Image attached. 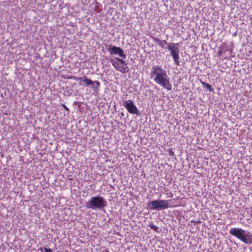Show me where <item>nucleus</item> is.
Listing matches in <instances>:
<instances>
[{
    "label": "nucleus",
    "instance_id": "nucleus-1",
    "mask_svg": "<svg viewBox=\"0 0 252 252\" xmlns=\"http://www.w3.org/2000/svg\"><path fill=\"white\" fill-rule=\"evenodd\" d=\"M150 76L154 81L158 85L167 91L172 90V84L170 78L166 71L161 66L158 65H153L152 67Z\"/></svg>",
    "mask_w": 252,
    "mask_h": 252
},
{
    "label": "nucleus",
    "instance_id": "nucleus-2",
    "mask_svg": "<svg viewBox=\"0 0 252 252\" xmlns=\"http://www.w3.org/2000/svg\"><path fill=\"white\" fill-rule=\"evenodd\" d=\"M229 233L245 244L252 243V235L242 228H232L229 230Z\"/></svg>",
    "mask_w": 252,
    "mask_h": 252
},
{
    "label": "nucleus",
    "instance_id": "nucleus-3",
    "mask_svg": "<svg viewBox=\"0 0 252 252\" xmlns=\"http://www.w3.org/2000/svg\"><path fill=\"white\" fill-rule=\"evenodd\" d=\"M68 79H73L76 81L78 80H82L86 86H91L92 89L95 92H97L99 89L100 84L98 81H93L91 79L88 78L86 76L83 77H77L75 76H70L68 77Z\"/></svg>",
    "mask_w": 252,
    "mask_h": 252
},
{
    "label": "nucleus",
    "instance_id": "nucleus-4",
    "mask_svg": "<svg viewBox=\"0 0 252 252\" xmlns=\"http://www.w3.org/2000/svg\"><path fill=\"white\" fill-rule=\"evenodd\" d=\"M106 206V202L101 196L92 197L88 202L87 207L92 209H100Z\"/></svg>",
    "mask_w": 252,
    "mask_h": 252
},
{
    "label": "nucleus",
    "instance_id": "nucleus-5",
    "mask_svg": "<svg viewBox=\"0 0 252 252\" xmlns=\"http://www.w3.org/2000/svg\"><path fill=\"white\" fill-rule=\"evenodd\" d=\"M168 200H156L149 202L148 207L151 210H163L170 207Z\"/></svg>",
    "mask_w": 252,
    "mask_h": 252
},
{
    "label": "nucleus",
    "instance_id": "nucleus-6",
    "mask_svg": "<svg viewBox=\"0 0 252 252\" xmlns=\"http://www.w3.org/2000/svg\"><path fill=\"white\" fill-rule=\"evenodd\" d=\"M111 63L116 69L123 73H127L129 71L127 63L122 59L116 57L114 59H111Z\"/></svg>",
    "mask_w": 252,
    "mask_h": 252
},
{
    "label": "nucleus",
    "instance_id": "nucleus-7",
    "mask_svg": "<svg viewBox=\"0 0 252 252\" xmlns=\"http://www.w3.org/2000/svg\"><path fill=\"white\" fill-rule=\"evenodd\" d=\"M178 44L174 43L169 44L167 49L170 51L171 56L172 57L174 62L177 64L179 65V49L177 46Z\"/></svg>",
    "mask_w": 252,
    "mask_h": 252
},
{
    "label": "nucleus",
    "instance_id": "nucleus-8",
    "mask_svg": "<svg viewBox=\"0 0 252 252\" xmlns=\"http://www.w3.org/2000/svg\"><path fill=\"white\" fill-rule=\"evenodd\" d=\"M123 105L130 114L139 115V111L131 100L124 101Z\"/></svg>",
    "mask_w": 252,
    "mask_h": 252
},
{
    "label": "nucleus",
    "instance_id": "nucleus-9",
    "mask_svg": "<svg viewBox=\"0 0 252 252\" xmlns=\"http://www.w3.org/2000/svg\"><path fill=\"white\" fill-rule=\"evenodd\" d=\"M110 54L118 55L123 59L126 58V54L124 53L123 50L119 47L113 46L108 49Z\"/></svg>",
    "mask_w": 252,
    "mask_h": 252
},
{
    "label": "nucleus",
    "instance_id": "nucleus-10",
    "mask_svg": "<svg viewBox=\"0 0 252 252\" xmlns=\"http://www.w3.org/2000/svg\"><path fill=\"white\" fill-rule=\"evenodd\" d=\"M152 38L153 40L155 42L157 43L159 46H160L162 48H164L165 44H167V42L166 40H161L158 38L154 36H153Z\"/></svg>",
    "mask_w": 252,
    "mask_h": 252
},
{
    "label": "nucleus",
    "instance_id": "nucleus-11",
    "mask_svg": "<svg viewBox=\"0 0 252 252\" xmlns=\"http://www.w3.org/2000/svg\"><path fill=\"white\" fill-rule=\"evenodd\" d=\"M200 83L204 87H205L207 90H208L209 92H212L214 91V89H213L211 85L209 84L206 82L202 81L201 80H200Z\"/></svg>",
    "mask_w": 252,
    "mask_h": 252
},
{
    "label": "nucleus",
    "instance_id": "nucleus-12",
    "mask_svg": "<svg viewBox=\"0 0 252 252\" xmlns=\"http://www.w3.org/2000/svg\"><path fill=\"white\" fill-rule=\"evenodd\" d=\"M40 250L42 252H53V251L51 249H50V248H41L40 249Z\"/></svg>",
    "mask_w": 252,
    "mask_h": 252
},
{
    "label": "nucleus",
    "instance_id": "nucleus-13",
    "mask_svg": "<svg viewBox=\"0 0 252 252\" xmlns=\"http://www.w3.org/2000/svg\"><path fill=\"white\" fill-rule=\"evenodd\" d=\"M165 194L168 197H172L173 195L172 192L169 189L165 191Z\"/></svg>",
    "mask_w": 252,
    "mask_h": 252
},
{
    "label": "nucleus",
    "instance_id": "nucleus-14",
    "mask_svg": "<svg viewBox=\"0 0 252 252\" xmlns=\"http://www.w3.org/2000/svg\"><path fill=\"white\" fill-rule=\"evenodd\" d=\"M150 227L151 229H152L153 230H155V231H157L158 230V227L154 224H150Z\"/></svg>",
    "mask_w": 252,
    "mask_h": 252
},
{
    "label": "nucleus",
    "instance_id": "nucleus-15",
    "mask_svg": "<svg viewBox=\"0 0 252 252\" xmlns=\"http://www.w3.org/2000/svg\"><path fill=\"white\" fill-rule=\"evenodd\" d=\"M61 105L66 111H69V109L66 106L65 104H62Z\"/></svg>",
    "mask_w": 252,
    "mask_h": 252
},
{
    "label": "nucleus",
    "instance_id": "nucleus-16",
    "mask_svg": "<svg viewBox=\"0 0 252 252\" xmlns=\"http://www.w3.org/2000/svg\"><path fill=\"white\" fill-rule=\"evenodd\" d=\"M191 222L192 223H194V224H196V223H201V221L199 220H192L191 221Z\"/></svg>",
    "mask_w": 252,
    "mask_h": 252
},
{
    "label": "nucleus",
    "instance_id": "nucleus-17",
    "mask_svg": "<svg viewBox=\"0 0 252 252\" xmlns=\"http://www.w3.org/2000/svg\"><path fill=\"white\" fill-rule=\"evenodd\" d=\"M169 155L171 156L174 155V152L172 151V149H169Z\"/></svg>",
    "mask_w": 252,
    "mask_h": 252
},
{
    "label": "nucleus",
    "instance_id": "nucleus-18",
    "mask_svg": "<svg viewBox=\"0 0 252 252\" xmlns=\"http://www.w3.org/2000/svg\"><path fill=\"white\" fill-rule=\"evenodd\" d=\"M221 53H222V51H220L219 52V55H220V54H221Z\"/></svg>",
    "mask_w": 252,
    "mask_h": 252
}]
</instances>
